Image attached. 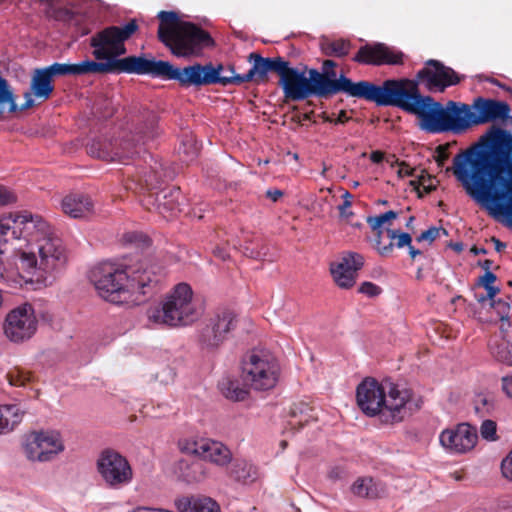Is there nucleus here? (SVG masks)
Returning <instances> with one entry per match:
<instances>
[{"mask_svg":"<svg viewBox=\"0 0 512 512\" xmlns=\"http://www.w3.org/2000/svg\"><path fill=\"white\" fill-rule=\"evenodd\" d=\"M436 152H437L436 162H437L438 166H443L445 161H447V159L449 157L447 149L444 146L439 145L436 148Z\"/></svg>","mask_w":512,"mask_h":512,"instance_id":"obj_57","label":"nucleus"},{"mask_svg":"<svg viewBox=\"0 0 512 512\" xmlns=\"http://www.w3.org/2000/svg\"><path fill=\"white\" fill-rule=\"evenodd\" d=\"M181 152L187 156L188 160H193L197 156V148L192 137H187L185 141H182L179 147V153Z\"/></svg>","mask_w":512,"mask_h":512,"instance_id":"obj_49","label":"nucleus"},{"mask_svg":"<svg viewBox=\"0 0 512 512\" xmlns=\"http://www.w3.org/2000/svg\"><path fill=\"white\" fill-rule=\"evenodd\" d=\"M33 94L32 92H26L24 94L25 102L21 106L20 110H26L34 106V100L32 98Z\"/></svg>","mask_w":512,"mask_h":512,"instance_id":"obj_63","label":"nucleus"},{"mask_svg":"<svg viewBox=\"0 0 512 512\" xmlns=\"http://www.w3.org/2000/svg\"><path fill=\"white\" fill-rule=\"evenodd\" d=\"M160 183V176L153 170H142L137 174L132 175L126 182V188L135 192L147 194L155 193L154 190L158 188Z\"/></svg>","mask_w":512,"mask_h":512,"instance_id":"obj_29","label":"nucleus"},{"mask_svg":"<svg viewBox=\"0 0 512 512\" xmlns=\"http://www.w3.org/2000/svg\"><path fill=\"white\" fill-rule=\"evenodd\" d=\"M374 246L381 256H389L393 252L394 242L389 241L388 244H382V230H375Z\"/></svg>","mask_w":512,"mask_h":512,"instance_id":"obj_45","label":"nucleus"},{"mask_svg":"<svg viewBox=\"0 0 512 512\" xmlns=\"http://www.w3.org/2000/svg\"><path fill=\"white\" fill-rule=\"evenodd\" d=\"M37 326L38 320L33 306L25 303L12 309L6 315L3 330L11 342L22 343L36 333Z\"/></svg>","mask_w":512,"mask_h":512,"instance_id":"obj_17","label":"nucleus"},{"mask_svg":"<svg viewBox=\"0 0 512 512\" xmlns=\"http://www.w3.org/2000/svg\"><path fill=\"white\" fill-rule=\"evenodd\" d=\"M5 378L14 387H26L34 381L33 373L19 366L9 369Z\"/></svg>","mask_w":512,"mask_h":512,"instance_id":"obj_37","label":"nucleus"},{"mask_svg":"<svg viewBox=\"0 0 512 512\" xmlns=\"http://www.w3.org/2000/svg\"><path fill=\"white\" fill-rule=\"evenodd\" d=\"M175 505L179 512H220V507L209 497H181Z\"/></svg>","mask_w":512,"mask_h":512,"instance_id":"obj_30","label":"nucleus"},{"mask_svg":"<svg viewBox=\"0 0 512 512\" xmlns=\"http://www.w3.org/2000/svg\"><path fill=\"white\" fill-rule=\"evenodd\" d=\"M443 234H447V231L444 228L430 227L429 229L423 231L417 238V242L428 241L433 242L440 235V232Z\"/></svg>","mask_w":512,"mask_h":512,"instance_id":"obj_48","label":"nucleus"},{"mask_svg":"<svg viewBox=\"0 0 512 512\" xmlns=\"http://www.w3.org/2000/svg\"><path fill=\"white\" fill-rule=\"evenodd\" d=\"M238 325L237 313L229 307H219L202 323L198 332V344L202 350L215 351Z\"/></svg>","mask_w":512,"mask_h":512,"instance_id":"obj_13","label":"nucleus"},{"mask_svg":"<svg viewBox=\"0 0 512 512\" xmlns=\"http://www.w3.org/2000/svg\"><path fill=\"white\" fill-rule=\"evenodd\" d=\"M351 490L354 495L368 499L379 498L386 492L385 486L371 477L358 478Z\"/></svg>","mask_w":512,"mask_h":512,"instance_id":"obj_32","label":"nucleus"},{"mask_svg":"<svg viewBox=\"0 0 512 512\" xmlns=\"http://www.w3.org/2000/svg\"><path fill=\"white\" fill-rule=\"evenodd\" d=\"M266 196L273 202H277L283 196V191L279 189H269L266 192Z\"/></svg>","mask_w":512,"mask_h":512,"instance_id":"obj_62","label":"nucleus"},{"mask_svg":"<svg viewBox=\"0 0 512 512\" xmlns=\"http://www.w3.org/2000/svg\"><path fill=\"white\" fill-rule=\"evenodd\" d=\"M496 279L497 277L494 273L491 271H486L484 275L479 278L478 284L484 288H487L493 286L492 284L496 281Z\"/></svg>","mask_w":512,"mask_h":512,"instance_id":"obj_55","label":"nucleus"},{"mask_svg":"<svg viewBox=\"0 0 512 512\" xmlns=\"http://www.w3.org/2000/svg\"><path fill=\"white\" fill-rule=\"evenodd\" d=\"M219 389L225 398L232 401H243L247 398L249 390L242 386L237 379L225 377L219 382Z\"/></svg>","mask_w":512,"mask_h":512,"instance_id":"obj_34","label":"nucleus"},{"mask_svg":"<svg viewBox=\"0 0 512 512\" xmlns=\"http://www.w3.org/2000/svg\"><path fill=\"white\" fill-rule=\"evenodd\" d=\"M213 255L223 261L229 258V253L226 248L217 246L213 249Z\"/></svg>","mask_w":512,"mask_h":512,"instance_id":"obj_61","label":"nucleus"},{"mask_svg":"<svg viewBox=\"0 0 512 512\" xmlns=\"http://www.w3.org/2000/svg\"><path fill=\"white\" fill-rule=\"evenodd\" d=\"M139 31L137 19H130L121 25H110L96 32L90 38L92 55L96 60L112 62L126 54L125 42Z\"/></svg>","mask_w":512,"mask_h":512,"instance_id":"obj_10","label":"nucleus"},{"mask_svg":"<svg viewBox=\"0 0 512 512\" xmlns=\"http://www.w3.org/2000/svg\"><path fill=\"white\" fill-rule=\"evenodd\" d=\"M480 434L487 441L497 440V425L493 420H484L480 427Z\"/></svg>","mask_w":512,"mask_h":512,"instance_id":"obj_44","label":"nucleus"},{"mask_svg":"<svg viewBox=\"0 0 512 512\" xmlns=\"http://www.w3.org/2000/svg\"><path fill=\"white\" fill-rule=\"evenodd\" d=\"M398 217V213L390 210L378 216H370L367 218V223L371 227L372 230H378L381 226L391 220H394Z\"/></svg>","mask_w":512,"mask_h":512,"instance_id":"obj_42","label":"nucleus"},{"mask_svg":"<svg viewBox=\"0 0 512 512\" xmlns=\"http://www.w3.org/2000/svg\"><path fill=\"white\" fill-rule=\"evenodd\" d=\"M124 239L126 242H129V243H134V242H138V241H144V242L148 241V239L143 234L137 233V232L126 233L124 235Z\"/></svg>","mask_w":512,"mask_h":512,"instance_id":"obj_59","label":"nucleus"},{"mask_svg":"<svg viewBox=\"0 0 512 512\" xmlns=\"http://www.w3.org/2000/svg\"><path fill=\"white\" fill-rule=\"evenodd\" d=\"M387 234L390 238V241L394 242V245L397 248H403L405 246L408 247L411 245L412 237L409 233L388 229Z\"/></svg>","mask_w":512,"mask_h":512,"instance_id":"obj_43","label":"nucleus"},{"mask_svg":"<svg viewBox=\"0 0 512 512\" xmlns=\"http://www.w3.org/2000/svg\"><path fill=\"white\" fill-rule=\"evenodd\" d=\"M434 178L430 175H421L417 180H412L410 185L414 186L417 190L421 185L423 187V192L425 194H429L436 189V185L433 183Z\"/></svg>","mask_w":512,"mask_h":512,"instance_id":"obj_47","label":"nucleus"},{"mask_svg":"<svg viewBox=\"0 0 512 512\" xmlns=\"http://www.w3.org/2000/svg\"><path fill=\"white\" fill-rule=\"evenodd\" d=\"M24 411L16 404L0 405V434L12 431L20 424Z\"/></svg>","mask_w":512,"mask_h":512,"instance_id":"obj_33","label":"nucleus"},{"mask_svg":"<svg viewBox=\"0 0 512 512\" xmlns=\"http://www.w3.org/2000/svg\"><path fill=\"white\" fill-rule=\"evenodd\" d=\"M502 389L508 397L512 398V377L502 379Z\"/></svg>","mask_w":512,"mask_h":512,"instance_id":"obj_60","label":"nucleus"},{"mask_svg":"<svg viewBox=\"0 0 512 512\" xmlns=\"http://www.w3.org/2000/svg\"><path fill=\"white\" fill-rule=\"evenodd\" d=\"M403 53L388 47L384 43L361 46L353 61L366 65H399L403 63Z\"/></svg>","mask_w":512,"mask_h":512,"instance_id":"obj_22","label":"nucleus"},{"mask_svg":"<svg viewBox=\"0 0 512 512\" xmlns=\"http://www.w3.org/2000/svg\"><path fill=\"white\" fill-rule=\"evenodd\" d=\"M501 471L505 478L512 481V448L501 462Z\"/></svg>","mask_w":512,"mask_h":512,"instance_id":"obj_52","label":"nucleus"},{"mask_svg":"<svg viewBox=\"0 0 512 512\" xmlns=\"http://www.w3.org/2000/svg\"><path fill=\"white\" fill-rule=\"evenodd\" d=\"M474 410L480 417L489 415L495 407L493 398L484 393H479L473 400Z\"/></svg>","mask_w":512,"mask_h":512,"instance_id":"obj_41","label":"nucleus"},{"mask_svg":"<svg viewBox=\"0 0 512 512\" xmlns=\"http://www.w3.org/2000/svg\"><path fill=\"white\" fill-rule=\"evenodd\" d=\"M148 211H155L163 218L176 217L181 211L184 197L179 187H167L155 193L144 194L140 200Z\"/></svg>","mask_w":512,"mask_h":512,"instance_id":"obj_19","label":"nucleus"},{"mask_svg":"<svg viewBox=\"0 0 512 512\" xmlns=\"http://www.w3.org/2000/svg\"><path fill=\"white\" fill-rule=\"evenodd\" d=\"M159 285L158 276L148 269H128V300L134 293H140L143 296L152 295Z\"/></svg>","mask_w":512,"mask_h":512,"instance_id":"obj_24","label":"nucleus"},{"mask_svg":"<svg viewBox=\"0 0 512 512\" xmlns=\"http://www.w3.org/2000/svg\"><path fill=\"white\" fill-rule=\"evenodd\" d=\"M165 45L176 57H198L206 48L215 46V41L209 32L196 24L189 22Z\"/></svg>","mask_w":512,"mask_h":512,"instance_id":"obj_15","label":"nucleus"},{"mask_svg":"<svg viewBox=\"0 0 512 512\" xmlns=\"http://www.w3.org/2000/svg\"><path fill=\"white\" fill-rule=\"evenodd\" d=\"M194 446V454L217 466H227L232 460L230 449L221 442L203 439L199 442H195Z\"/></svg>","mask_w":512,"mask_h":512,"instance_id":"obj_23","label":"nucleus"},{"mask_svg":"<svg viewBox=\"0 0 512 512\" xmlns=\"http://www.w3.org/2000/svg\"><path fill=\"white\" fill-rule=\"evenodd\" d=\"M370 160L375 164H379L384 160V153L379 150L372 151L370 154Z\"/></svg>","mask_w":512,"mask_h":512,"instance_id":"obj_64","label":"nucleus"},{"mask_svg":"<svg viewBox=\"0 0 512 512\" xmlns=\"http://www.w3.org/2000/svg\"><path fill=\"white\" fill-rule=\"evenodd\" d=\"M485 289L487 291V295L486 296H479V297L477 296L478 302L482 303V302H484L487 299L492 300V302L495 301L494 297L500 292V289L498 287H495V286H490V287H487Z\"/></svg>","mask_w":512,"mask_h":512,"instance_id":"obj_58","label":"nucleus"},{"mask_svg":"<svg viewBox=\"0 0 512 512\" xmlns=\"http://www.w3.org/2000/svg\"><path fill=\"white\" fill-rule=\"evenodd\" d=\"M284 96L292 101H302L311 96L328 98L337 93L347 94L348 78L341 75L338 79H330L328 74H321L317 69L300 71L290 67L288 62L279 79Z\"/></svg>","mask_w":512,"mask_h":512,"instance_id":"obj_6","label":"nucleus"},{"mask_svg":"<svg viewBox=\"0 0 512 512\" xmlns=\"http://www.w3.org/2000/svg\"><path fill=\"white\" fill-rule=\"evenodd\" d=\"M492 306L496 310L497 314L500 317L501 325L500 330L501 333H504V337H508V329L512 328V324L509 320V312H510V305L508 302L503 300L493 301Z\"/></svg>","mask_w":512,"mask_h":512,"instance_id":"obj_40","label":"nucleus"},{"mask_svg":"<svg viewBox=\"0 0 512 512\" xmlns=\"http://www.w3.org/2000/svg\"><path fill=\"white\" fill-rule=\"evenodd\" d=\"M359 292L374 297L381 293V288L372 282H363L359 287Z\"/></svg>","mask_w":512,"mask_h":512,"instance_id":"obj_51","label":"nucleus"},{"mask_svg":"<svg viewBox=\"0 0 512 512\" xmlns=\"http://www.w3.org/2000/svg\"><path fill=\"white\" fill-rule=\"evenodd\" d=\"M174 473L178 479L190 484L206 478V465L200 459H180L176 462Z\"/></svg>","mask_w":512,"mask_h":512,"instance_id":"obj_27","label":"nucleus"},{"mask_svg":"<svg viewBox=\"0 0 512 512\" xmlns=\"http://www.w3.org/2000/svg\"><path fill=\"white\" fill-rule=\"evenodd\" d=\"M337 66L336 62L333 60L327 59L323 62V70L324 72L322 74H328L330 79H335L336 72L334 71V68Z\"/></svg>","mask_w":512,"mask_h":512,"instance_id":"obj_56","label":"nucleus"},{"mask_svg":"<svg viewBox=\"0 0 512 512\" xmlns=\"http://www.w3.org/2000/svg\"><path fill=\"white\" fill-rule=\"evenodd\" d=\"M45 71H47L52 78L55 76L72 75L71 64L68 63H53L45 67Z\"/></svg>","mask_w":512,"mask_h":512,"instance_id":"obj_46","label":"nucleus"},{"mask_svg":"<svg viewBox=\"0 0 512 512\" xmlns=\"http://www.w3.org/2000/svg\"><path fill=\"white\" fill-rule=\"evenodd\" d=\"M30 91L35 98L41 101H46L51 97L54 91V85L52 84V77L45 71V68L34 70L30 83Z\"/></svg>","mask_w":512,"mask_h":512,"instance_id":"obj_31","label":"nucleus"},{"mask_svg":"<svg viewBox=\"0 0 512 512\" xmlns=\"http://www.w3.org/2000/svg\"><path fill=\"white\" fill-rule=\"evenodd\" d=\"M64 443L59 432H32L25 440L23 450L31 461L47 462L64 451Z\"/></svg>","mask_w":512,"mask_h":512,"instance_id":"obj_18","label":"nucleus"},{"mask_svg":"<svg viewBox=\"0 0 512 512\" xmlns=\"http://www.w3.org/2000/svg\"><path fill=\"white\" fill-rule=\"evenodd\" d=\"M61 207L71 218H85L94 212V201L87 194L70 193L63 198Z\"/></svg>","mask_w":512,"mask_h":512,"instance_id":"obj_25","label":"nucleus"},{"mask_svg":"<svg viewBox=\"0 0 512 512\" xmlns=\"http://www.w3.org/2000/svg\"><path fill=\"white\" fill-rule=\"evenodd\" d=\"M481 141L455 155L453 174L472 198L512 218L503 208L512 202V133L492 126Z\"/></svg>","mask_w":512,"mask_h":512,"instance_id":"obj_1","label":"nucleus"},{"mask_svg":"<svg viewBox=\"0 0 512 512\" xmlns=\"http://www.w3.org/2000/svg\"><path fill=\"white\" fill-rule=\"evenodd\" d=\"M25 239L31 249L20 251L19 268L25 282L51 284L55 273L61 271L67 261L61 240L51 226L39 215L20 214L0 218V280L4 279V256L11 240Z\"/></svg>","mask_w":512,"mask_h":512,"instance_id":"obj_2","label":"nucleus"},{"mask_svg":"<svg viewBox=\"0 0 512 512\" xmlns=\"http://www.w3.org/2000/svg\"><path fill=\"white\" fill-rule=\"evenodd\" d=\"M395 162L399 166L397 174H398V176L400 178H404V177H407V176H413L414 175L415 169L410 167L409 164H407L406 162H398L397 159L395 160Z\"/></svg>","mask_w":512,"mask_h":512,"instance_id":"obj_54","label":"nucleus"},{"mask_svg":"<svg viewBox=\"0 0 512 512\" xmlns=\"http://www.w3.org/2000/svg\"><path fill=\"white\" fill-rule=\"evenodd\" d=\"M510 111L511 108L508 103L483 97L476 98L472 106L461 103L462 131L464 132L475 125L497 120L506 122L511 118L509 116Z\"/></svg>","mask_w":512,"mask_h":512,"instance_id":"obj_14","label":"nucleus"},{"mask_svg":"<svg viewBox=\"0 0 512 512\" xmlns=\"http://www.w3.org/2000/svg\"><path fill=\"white\" fill-rule=\"evenodd\" d=\"M202 72L203 65L200 63L178 68L168 61L147 58L144 54L130 55L110 62V74L149 75L154 78L177 81L182 87H201Z\"/></svg>","mask_w":512,"mask_h":512,"instance_id":"obj_5","label":"nucleus"},{"mask_svg":"<svg viewBox=\"0 0 512 512\" xmlns=\"http://www.w3.org/2000/svg\"><path fill=\"white\" fill-rule=\"evenodd\" d=\"M157 17L160 21L157 35L159 41L164 45H168L167 42H169L185 24L189 23L187 21H181L178 14L174 11H160Z\"/></svg>","mask_w":512,"mask_h":512,"instance_id":"obj_28","label":"nucleus"},{"mask_svg":"<svg viewBox=\"0 0 512 512\" xmlns=\"http://www.w3.org/2000/svg\"><path fill=\"white\" fill-rule=\"evenodd\" d=\"M356 400L361 411L370 417L379 416L381 423L394 425L404 420L407 412L420 408L414 403V393L404 384L374 378L364 379L356 389Z\"/></svg>","mask_w":512,"mask_h":512,"instance_id":"obj_4","label":"nucleus"},{"mask_svg":"<svg viewBox=\"0 0 512 512\" xmlns=\"http://www.w3.org/2000/svg\"><path fill=\"white\" fill-rule=\"evenodd\" d=\"M252 67L246 74H236L234 66L229 67L230 75H220L223 70V64L214 66L212 63L203 65L202 86L219 84L222 86L241 85L246 82H255L257 84L266 83L268 81V73H276L281 78L284 69L288 63L281 56L263 57L258 53H251L248 56Z\"/></svg>","mask_w":512,"mask_h":512,"instance_id":"obj_7","label":"nucleus"},{"mask_svg":"<svg viewBox=\"0 0 512 512\" xmlns=\"http://www.w3.org/2000/svg\"><path fill=\"white\" fill-rule=\"evenodd\" d=\"M96 467L110 489H120L133 480V469L128 459L114 449H104L98 456Z\"/></svg>","mask_w":512,"mask_h":512,"instance_id":"obj_16","label":"nucleus"},{"mask_svg":"<svg viewBox=\"0 0 512 512\" xmlns=\"http://www.w3.org/2000/svg\"><path fill=\"white\" fill-rule=\"evenodd\" d=\"M441 445L452 453H466L472 450L478 440L475 427L468 423L458 424L453 429H446L439 436Z\"/></svg>","mask_w":512,"mask_h":512,"instance_id":"obj_20","label":"nucleus"},{"mask_svg":"<svg viewBox=\"0 0 512 512\" xmlns=\"http://www.w3.org/2000/svg\"><path fill=\"white\" fill-rule=\"evenodd\" d=\"M244 382L258 391L272 389L279 377V365L276 358L263 350H253L242 360Z\"/></svg>","mask_w":512,"mask_h":512,"instance_id":"obj_11","label":"nucleus"},{"mask_svg":"<svg viewBox=\"0 0 512 512\" xmlns=\"http://www.w3.org/2000/svg\"><path fill=\"white\" fill-rule=\"evenodd\" d=\"M343 203L341 205H339L338 209H339V213L342 217H346V218H349L350 216L353 215V212L352 211H349V208L351 207L352 205V195L350 192L346 191L344 194H343Z\"/></svg>","mask_w":512,"mask_h":512,"instance_id":"obj_50","label":"nucleus"},{"mask_svg":"<svg viewBox=\"0 0 512 512\" xmlns=\"http://www.w3.org/2000/svg\"><path fill=\"white\" fill-rule=\"evenodd\" d=\"M410 114L417 117L419 128L427 133L463 132L460 102L448 101L443 106L431 96L421 95Z\"/></svg>","mask_w":512,"mask_h":512,"instance_id":"obj_8","label":"nucleus"},{"mask_svg":"<svg viewBox=\"0 0 512 512\" xmlns=\"http://www.w3.org/2000/svg\"><path fill=\"white\" fill-rule=\"evenodd\" d=\"M137 135V142L142 141V144H146L158 135L157 118L153 113L148 114L144 126L138 128Z\"/></svg>","mask_w":512,"mask_h":512,"instance_id":"obj_39","label":"nucleus"},{"mask_svg":"<svg viewBox=\"0 0 512 512\" xmlns=\"http://www.w3.org/2000/svg\"><path fill=\"white\" fill-rule=\"evenodd\" d=\"M226 475L236 483L248 485L258 479L259 471L252 462L242 458H235L229 463Z\"/></svg>","mask_w":512,"mask_h":512,"instance_id":"obj_26","label":"nucleus"},{"mask_svg":"<svg viewBox=\"0 0 512 512\" xmlns=\"http://www.w3.org/2000/svg\"><path fill=\"white\" fill-rule=\"evenodd\" d=\"M460 76L438 60L430 59L419 70L416 79H387L382 85L362 80L354 83L348 78L347 95L375 103L377 106H392L411 113L421 97L419 83L429 92H444L460 82Z\"/></svg>","mask_w":512,"mask_h":512,"instance_id":"obj_3","label":"nucleus"},{"mask_svg":"<svg viewBox=\"0 0 512 512\" xmlns=\"http://www.w3.org/2000/svg\"><path fill=\"white\" fill-rule=\"evenodd\" d=\"M364 265V257L356 252H343L339 261L332 263L330 271L334 282L344 289H349L356 282L357 272Z\"/></svg>","mask_w":512,"mask_h":512,"instance_id":"obj_21","label":"nucleus"},{"mask_svg":"<svg viewBox=\"0 0 512 512\" xmlns=\"http://www.w3.org/2000/svg\"><path fill=\"white\" fill-rule=\"evenodd\" d=\"M320 48L326 56L342 58L349 54L352 44L349 40L345 39L331 40L329 38H322Z\"/></svg>","mask_w":512,"mask_h":512,"instance_id":"obj_35","label":"nucleus"},{"mask_svg":"<svg viewBox=\"0 0 512 512\" xmlns=\"http://www.w3.org/2000/svg\"><path fill=\"white\" fill-rule=\"evenodd\" d=\"M192 297L193 291L189 284H177L161 306L148 311L149 320L169 327L191 324L198 317Z\"/></svg>","mask_w":512,"mask_h":512,"instance_id":"obj_9","label":"nucleus"},{"mask_svg":"<svg viewBox=\"0 0 512 512\" xmlns=\"http://www.w3.org/2000/svg\"><path fill=\"white\" fill-rule=\"evenodd\" d=\"M90 280L99 295L111 303L128 302V269L111 262H103L90 271Z\"/></svg>","mask_w":512,"mask_h":512,"instance_id":"obj_12","label":"nucleus"},{"mask_svg":"<svg viewBox=\"0 0 512 512\" xmlns=\"http://www.w3.org/2000/svg\"><path fill=\"white\" fill-rule=\"evenodd\" d=\"M15 201V195L7 188L0 186V206L8 205Z\"/></svg>","mask_w":512,"mask_h":512,"instance_id":"obj_53","label":"nucleus"},{"mask_svg":"<svg viewBox=\"0 0 512 512\" xmlns=\"http://www.w3.org/2000/svg\"><path fill=\"white\" fill-rule=\"evenodd\" d=\"M503 337V342L498 345H494L492 341L489 342V348L492 355L500 362L503 363H512V355L508 350V345L512 344V335L508 333V337H504V333H501Z\"/></svg>","mask_w":512,"mask_h":512,"instance_id":"obj_38","label":"nucleus"},{"mask_svg":"<svg viewBox=\"0 0 512 512\" xmlns=\"http://www.w3.org/2000/svg\"><path fill=\"white\" fill-rule=\"evenodd\" d=\"M72 75L81 76L87 74H110V62L84 60L71 64Z\"/></svg>","mask_w":512,"mask_h":512,"instance_id":"obj_36","label":"nucleus"}]
</instances>
